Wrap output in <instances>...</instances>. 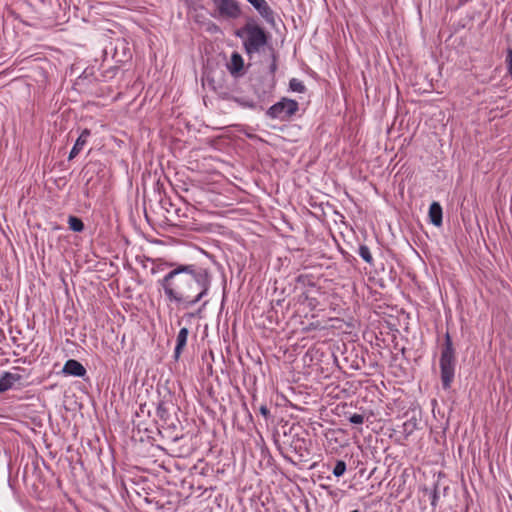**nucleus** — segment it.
Here are the masks:
<instances>
[{"label":"nucleus","instance_id":"19","mask_svg":"<svg viewBox=\"0 0 512 512\" xmlns=\"http://www.w3.org/2000/svg\"><path fill=\"white\" fill-rule=\"evenodd\" d=\"M236 101L244 106V107H248V108H255V103L253 101H244V100H240V99H236Z\"/></svg>","mask_w":512,"mask_h":512},{"label":"nucleus","instance_id":"4","mask_svg":"<svg viewBox=\"0 0 512 512\" xmlns=\"http://www.w3.org/2000/svg\"><path fill=\"white\" fill-rule=\"evenodd\" d=\"M215 19L236 20L241 17V4L237 0H211Z\"/></svg>","mask_w":512,"mask_h":512},{"label":"nucleus","instance_id":"15","mask_svg":"<svg viewBox=\"0 0 512 512\" xmlns=\"http://www.w3.org/2000/svg\"><path fill=\"white\" fill-rule=\"evenodd\" d=\"M289 88L293 91V92H298V93H303L305 92V85L303 84L302 81L296 79V78H292L289 82Z\"/></svg>","mask_w":512,"mask_h":512},{"label":"nucleus","instance_id":"1","mask_svg":"<svg viewBox=\"0 0 512 512\" xmlns=\"http://www.w3.org/2000/svg\"><path fill=\"white\" fill-rule=\"evenodd\" d=\"M171 270L157 281L163 289L168 302L174 303L178 308L189 309L198 303L200 308L196 312H189L185 317L193 318L206 308L212 276L208 269L195 264H177L169 262L166 264Z\"/></svg>","mask_w":512,"mask_h":512},{"label":"nucleus","instance_id":"13","mask_svg":"<svg viewBox=\"0 0 512 512\" xmlns=\"http://www.w3.org/2000/svg\"><path fill=\"white\" fill-rule=\"evenodd\" d=\"M68 225L69 228L74 232H82L84 230L83 221L76 216H69Z\"/></svg>","mask_w":512,"mask_h":512},{"label":"nucleus","instance_id":"5","mask_svg":"<svg viewBox=\"0 0 512 512\" xmlns=\"http://www.w3.org/2000/svg\"><path fill=\"white\" fill-rule=\"evenodd\" d=\"M299 109L298 102L293 99L282 98L272 105L266 112L271 119L286 121L290 119Z\"/></svg>","mask_w":512,"mask_h":512},{"label":"nucleus","instance_id":"8","mask_svg":"<svg viewBox=\"0 0 512 512\" xmlns=\"http://www.w3.org/2000/svg\"><path fill=\"white\" fill-rule=\"evenodd\" d=\"M63 373L75 377H84L86 369L79 361L70 359L64 364Z\"/></svg>","mask_w":512,"mask_h":512},{"label":"nucleus","instance_id":"7","mask_svg":"<svg viewBox=\"0 0 512 512\" xmlns=\"http://www.w3.org/2000/svg\"><path fill=\"white\" fill-rule=\"evenodd\" d=\"M15 371L22 370L19 367L14 368ZM22 380V375L18 372H5L0 378V393H3L13 387L16 382Z\"/></svg>","mask_w":512,"mask_h":512},{"label":"nucleus","instance_id":"16","mask_svg":"<svg viewBox=\"0 0 512 512\" xmlns=\"http://www.w3.org/2000/svg\"><path fill=\"white\" fill-rule=\"evenodd\" d=\"M346 472V463L342 460H338L333 469V475L335 477H341Z\"/></svg>","mask_w":512,"mask_h":512},{"label":"nucleus","instance_id":"2","mask_svg":"<svg viewBox=\"0 0 512 512\" xmlns=\"http://www.w3.org/2000/svg\"><path fill=\"white\" fill-rule=\"evenodd\" d=\"M439 366L442 387L447 390L451 387L454 380L456 368V351L448 332L445 334L444 343L441 349Z\"/></svg>","mask_w":512,"mask_h":512},{"label":"nucleus","instance_id":"10","mask_svg":"<svg viewBox=\"0 0 512 512\" xmlns=\"http://www.w3.org/2000/svg\"><path fill=\"white\" fill-rule=\"evenodd\" d=\"M189 331L186 327H183L179 330L177 338H176V346L174 349V357L176 359L179 358L180 354L182 353L184 347L187 343Z\"/></svg>","mask_w":512,"mask_h":512},{"label":"nucleus","instance_id":"21","mask_svg":"<svg viewBox=\"0 0 512 512\" xmlns=\"http://www.w3.org/2000/svg\"><path fill=\"white\" fill-rule=\"evenodd\" d=\"M271 71L274 72L276 70V63L273 62L271 67H270Z\"/></svg>","mask_w":512,"mask_h":512},{"label":"nucleus","instance_id":"22","mask_svg":"<svg viewBox=\"0 0 512 512\" xmlns=\"http://www.w3.org/2000/svg\"><path fill=\"white\" fill-rule=\"evenodd\" d=\"M350 512H359V510H352V511H350Z\"/></svg>","mask_w":512,"mask_h":512},{"label":"nucleus","instance_id":"11","mask_svg":"<svg viewBox=\"0 0 512 512\" xmlns=\"http://www.w3.org/2000/svg\"><path fill=\"white\" fill-rule=\"evenodd\" d=\"M429 218L433 225L442 224V207L438 202H433L429 207Z\"/></svg>","mask_w":512,"mask_h":512},{"label":"nucleus","instance_id":"14","mask_svg":"<svg viewBox=\"0 0 512 512\" xmlns=\"http://www.w3.org/2000/svg\"><path fill=\"white\" fill-rule=\"evenodd\" d=\"M358 255L366 262V263H369V264H372L373 262V257H372V254L370 252V249L368 246L366 245H360L359 246V249H358Z\"/></svg>","mask_w":512,"mask_h":512},{"label":"nucleus","instance_id":"17","mask_svg":"<svg viewBox=\"0 0 512 512\" xmlns=\"http://www.w3.org/2000/svg\"><path fill=\"white\" fill-rule=\"evenodd\" d=\"M349 422L356 425H361L364 423V416L362 414H353L349 418Z\"/></svg>","mask_w":512,"mask_h":512},{"label":"nucleus","instance_id":"3","mask_svg":"<svg viewBox=\"0 0 512 512\" xmlns=\"http://www.w3.org/2000/svg\"><path fill=\"white\" fill-rule=\"evenodd\" d=\"M236 36L243 39V45L248 55L258 53L267 44L265 30L256 23L248 22L236 31Z\"/></svg>","mask_w":512,"mask_h":512},{"label":"nucleus","instance_id":"12","mask_svg":"<svg viewBox=\"0 0 512 512\" xmlns=\"http://www.w3.org/2000/svg\"><path fill=\"white\" fill-rule=\"evenodd\" d=\"M243 58L238 53H233L229 64V70L232 74H237L243 69Z\"/></svg>","mask_w":512,"mask_h":512},{"label":"nucleus","instance_id":"20","mask_svg":"<svg viewBox=\"0 0 512 512\" xmlns=\"http://www.w3.org/2000/svg\"><path fill=\"white\" fill-rule=\"evenodd\" d=\"M259 411H260V413H261L265 418H267V417L269 416V414H270L269 409H268V408H267V406H265V405H262V406L260 407Z\"/></svg>","mask_w":512,"mask_h":512},{"label":"nucleus","instance_id":"9","mask_svg":"<svg viewBox=\"0 0 512 512\" xmlns=\"http://www.w3.org/2000/svg\"><path fill=\"white\" fill-rule=\"evenodd\" d=\"M90 135H91V132L88 129H84L81 132L80 136L77 138L74 146L72 147V149L69 153V157H68L69 160L75 158L82 151V149L86 145L87 140Z\"/></svg>","mask_w":512,"mask_h":512},{"label":"nucleus","instance_id":"6","mask_svg":"<svg viewBox=\"0 0 512 512\" xmlns=\"http://www.w3.org/2000/svg\"><path fill=\"white\" fill-rule=\"evenodd\" d=\"M260 14V16L268 23L274 22V12L266 0H246Z\"/></svg>","mask_w":512,"mask_h":512},{"label":"nucleus","instance_id":"18","mask_svg":"<svg viewBox=\"0 0 512 512\" xmlns=\"http://www.w3.org/2000/svg\"><path fill=\"white\" fill-rule=\"evenodd\" d=\"M506 65L509 75L512 78V49L507 50Z\"/></svg>","mask_w":512,"mask_h":512}]
</instances>
